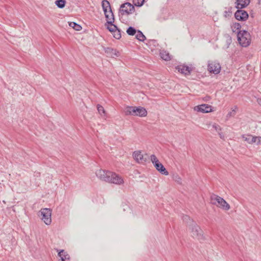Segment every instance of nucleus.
<instances>
[{
    "label": "nucleus",
    "mask_w": 261,
    "mask_h": 261,
    "mask_svg": "<svg viewBox=\"0 0 261 261\" xmlns=\"http://www.w3.org/2000/svg\"><path fill=\"white\" fill-rule=\"evenodd\" d=\"M96 175L100 180L109 183L119 185L123 183V178L113 172L99 169L96 171Z\"/></svg>",
    "instance_id": "nucleus-1"
},
{
    "label": "nucleus",
    "mask_w": 261,
    "mask_h": 261,
    "mask_svg": "<svg viewBox=\"0 0 261 261\" xmlns=\"http://www.w3.org/2000/svg\"><path fill=\"white\" fill-rule=\"evenodd\" d=\"M211 202L221 208L227 211L230 209L229 204L222 197L212 194L210 197Z\"/></svg>",
    "instance_id": "nucleus-2"
},
{
    "label": "nucleus",
    "mask_w": 261,
    "mask_h": 261,
    "mask_svg": "<svg viewBox=\"0 0 261 261\" xmlns=\"http://www.w3.org/2000/svg\"><path fill=\"white\" fill-rule=\"evenodd\" d=\"M102 7L107 19V23H113L114 22V16L112 12L110 4L107 0H103L101 3Z\"/></svg>",
    "instance_id": "nucleus-3"
},
{
    "label": "nucleus",
    "mask_w": 261,
    "mask_h": 261,
    "mask_svg": "<svg viewBox=\"0 0 261 261\" xmlns=\"http://www.w3.org/2000/svg\"><path fill=\"white\" fill-rule=\"evenodd\" d=\"M238 40L242 46L247 47L251 42L250 35L247 31H240L238 33Z\"/></svg>",
    "instance_id": "nucleus-4"
},
{
    "label": "nucleus",
    "mask_w": 261,
    "mask_h": 261,
    "mask_svg": "<svg viewBox=\"0 0 261 261\" xmlns=\"http://www.w3.org/2000/svg\"><path fill=\"white\" fill-rule=\"evenodd\" d=\"M51 211L50 208H42L39 212L38 216L41 220L46 224L50 225L51 222Z\"/></svg>",
    "instance_id": "nucleus-5"
},
{
    "label": "nucleus",
    "mask_w": 261,
    "mask_h": 261,
    "mask_svg": "<svg viewBox=\"0 0 261 261\" xmlns=\"http://www.w3.org/2000/svg\"><path fill=\"white\" fill-rule=\"evenodd\" d=\"M207 70L211 73L218 74L220 72L221 66L216 60H209L207 62Z\"/></svg>",
    "instance_id": "nucleus-6"
},
{
    "label": "nucleus",
    "mask_w": 261,
    "mask_h": 261,
    "mask_svg": "<svg viewBox=\"0 0 261 261\" xmlns=\"http://www.w3.org/2000/svg\"><path fill=\"white\" fill-rule=\"evenodd\" d=\"M191 227V233L192 237L199 241L204 240L203 231L200 227L195 223L192 224Z\"/></svg>",
    "instance_id": "nucleus-7"
},
{
    "label": "nucleus",
    "mask_w": 261,
    "mask_h": 261,
    "mask_svg": "<svg viewBox=\"0 0 261 261\" xmlns=\"http://www.w3.org/2000/svg\"><path fill=\"white\" fill-rule=\"evenodd\" d=\"M135 7L129 3H125L121 5L120 13L121 15H129L135 12Z\"/></svg>",
    "instance_id": "nucleus-8"
},
{
    "label": "nucleus",
    "mask_w": 261,
    "mask_h": 261,
    "mask_svg": "<svg viewBox=\"0 0 261 261\" xmlns=\"http://www.w3.org/2000/svg\"><path fill=\"white\" fill-rule=\"evenodd\" d=\"M242 138L249 144H259L261 142V137L253 136L251 135H243Z\"/></svg>",
    "instance_id": "nucleus-9"
},
{
    "label": "nucleus",
    "mask_w": 261,
    "mask_h": 261,
    "mask_svg": "<svg viewBox=\"0 0 261 261\" xmlns=\"http://www.w3.org/2000/svg\"><path fill=\"white\" fill-rule=\"evenodd\" d=\"M235 18L239 21H245L248 18L247 12L242 9H238L234 14Z\"/></svg>",
    "instance_id": "nucleus-10"
},
{
    "label": "nucleus",
    "mask_w": 261,
    "mask_h": 261,
    "mask_svg": "<svg viewBox=\"0 0 261 261\" xmlns=\"http://www.w3.org/2000/svg\"><path fill=\"white\" fill-rule=\"evenodd\" d=\"M194 110L202 113H208L212 111V106L207 104H202L194 107Z\"/></svg>",
    "instance_id": "nucleus-11"
},
{
    "label": "nucleus",
    "mask_w": 261,
    "mask_h": 261,
    "mask_svg": "<svg viewBox=\"0 0 261 261\" xmlns=\"http://www.w3.org/2000/svg\"><path fill=\"white\" fill-rule=\"evenodd\" d=\"M133 156L136 162L138 163H144L146 161V159L144 157L143 154L141 151H135L133 153Z\"/></svg>",
    "instance_id": "nucleus-12"
},
{
    "label": "nucleus",
    "mask_w": 261,
    "mask_h": 261,
    "mask_svg": "<svg viewBox=\"0 0 261 261\" xmlns=\"http://www.w3.org/2000/svg\"><path fill=\"white\" fill-rule=\"evenodd\" d=\"M104 50L107 54V56L111 58H116L120 56L119 52L116 49L111 47H105Z\"/></svg>",
    "instance_id": "nucleus-13"
},
{
    "label": "nucleus",
    "mask_w": 261,
    "mask_h": 261,
    "mask_svg": "<svg viewBox=\"0 0 261 261\" xmlns=\"http://www.w3.org/2000/svg\"><path fill=\"white\" fill-rule=\"evenodd\" d=\"M134 113L135 116H137L139 117H144L147 115V112L146 109L143 107H134Z\"/></svg>",
    "instance_id": "nucleus-14"
},
{
    "label": "nucleus",
    "mask_w": 261,
    "mask_h": 261,
    "mask_svg": "<svg viewBox=\"0 0 261 261\" xmlns=\"http://www.w3.org/2000/svg\"><path fill=\"white\" fill-rule=\"evenodd\" d=\"M250 2V0H237L236 2V8L238 9L244 8L249 5Z\"/></svg>",
    "instance_id": "nucleus-15"
},
{
    "label": "nucleus",
    "mask_w": 261,
    "mask_h": 261,
    "mask_svg": "<svg viewBox=\"0 0 261 261\" xmlns=\"http://www.w3.org/2000/svg\"><path fill=\"white\" fill-rule=\"evenodd\" d=\"M178 71L184 74H190L191 71V69L189 67L185 65L178 66L177 68Z\"/></svg>",
    "instance_id": "nucleus-16"
},
{
    "label": "nucleus",
    "mask_w": 261,
    "mask_h": 261,
    "mask_svg": "<svg viewBox=\"0 0 261 261\" xmlns=\"http://www.w3.org/2000/svg\"><path fill=\"white\" fill-rule=\"evenodd\" d=\"M58 255L61 257V261H70V256L64 250H61L58 253Z\"/></svg>",
    "instance_id": "nucleus-17"
},
{
    "label": "nucleus",
    "mask_w": 261,
    "mask_h": 261,
    "mask_svg": "<svg viewBox=\"0 0 261 261\" xmlns=\"http://www.w3.org/2000/svg\"><path fill=\"white\" fill-rule=\"evenodd\" d=\"M155 168L159 172L163 175H168L169 174V172L161 163H159V164H158Z\"/></svg>",
    "instance_id": "nucleus-18"
},
{
    "label": "nucleus",
    "mask_w": 261,
    "mask_h": 261,
    "mask_svg": "<svg viewBox=\"0 0 261 261\" xmlns=\"http://www.w3.org/2000/svg\"><path fill=\"white\" fill-rule=\"evenodd\" d=\"M124 113L126 115L135 116L134 107H127L124 110Z\"/></svg>",
    "instance_id": "nucleus-19"
},
{
    "label": "nucleus",
    "mask_w": 261,
    "mask_h": 261,
    "mask_svg": "<svg viewBox=\"0 0 261 261\" xmlns=\"http://www.w3.org/2000/svg\"><path fill=\"white\" fill-rule=\"evenodd\" d=\"M136 38L137 39L142 42H143L146 39L145 36L140 30L137 31L136 33Z\"/></svg>",
    "instance_id": "nucleus-20"
},
{
    "label": "nucleus",
    "mask_w": 261,
    "mask_h": 261,
    "mask_svg": "<svg viewBox=\"0 0 261 261\" xmlns=\"http://www.w3.org/2000/svg\"><path fill=\"white\" fill-rule=\"evenodd\" d=\"M161 57L165 61H168L170 60V56L168 53L166 51H163L160 53Z\"/></svg>",
    "instance_id": "nucleus-21"
},
{
    "label": "nucleus",
    "mask_w": 261,
    "mask_h": 261,
    "mask_svg": "<svg viewBox=\"0 0 261 261\" xmlns=\"http://www.w3.org/2000/svg\"><path fill=\"white\" fill-rule=\"evenodd\" d=\"M69 25L76 31H80L82 30V27L74 22H69Z\"/></svg>",
    "instance_id": "nucleus-22"
},
{
    "label": "nucleus",
    "mask_w": 261,
    "mask_h": 261,
    "mask_svg": "<svg viewBox=\"0 0 261 261\" xmlns=\"http://www.w3.org/2000/svg\"><path fill=\"white\" fill-rule=\"evenodd\" d=\"M97 109L98 112V113L101 116H105L106 115V111L102 106L101 105L98 104L97 105Z\"/></svg>",
    "instance_id": "nucleus-23"
},
{
    "label": "nucleus",
    "mask_w": 261,
    "mask_h": 261,
    "mask_svg": "<svg viewBox=\"0 0 261 261\" xmlns=\"http://www.w3.org/2000/svg\"><path fill=\"white\" fill-rule=\"evenodd\" d=\"M137 31L132 27H129L126 30V33L128 35L130 36H134L137 33Z\"/></svg>",
    "instance_id": "nucleus-24"
},
{
    "label": "nucleus",
    "mask_w": 261,
    "mask_h": 261,
    "mask_svg": "<svg viewBox=\"0 0 261 261\" xmlns=\"http://www.w3.org/2000/svg\"><path fill=\"white\" fill-rule=\"evenodd\" d=\"M107 29L109 31L113 33L116 30H117V27L113 24V23H107Z\"/></svg>",
    "instance_id": "nucleus-25"
},
{
    "label": "nucleus",
    "mask_w": 261,
    "mask_h": 261,
    "mask_svg": "<svg viewBox=\"0 0 261 261\" xmlns=\"http://www.w3.org/2000/svg\"><path fill=\"white\" fill-rule=\"evenodd\" d=\"M66 1L65 0H57L55 4L59 8H63L65 7Z\"/></svg>",
    "instance_id": "nucleus-26"
},
{
    "label": "nucleus",
    "mask_w": 261,
    "mask_h": 261,
    "mask_svg": "<svg viewBox=\"0 0 261 261\" xmlns=\"http://www.w3.org/2000/svg\"><path fill=\"white\" fill-rule=\"evenodd\" d=\"M113 36L117 39H119L121 38V35L120 33V31L118 29H117L115 31L113 32Z\"/></svg>",
    "instance_id": "nucleus-27"
},
{
    "label": "nucleus",
    "mask_w": 261,
    "mask_h": 261,
    "mask_svg": "<svg viewBox=\"0 0 261 261\" xmlns=\"http://www.w3.org/2000/svg\"><path fill=\"white\" fill-rule=\"evenodd\" d=\"M144 2V0H133V4L137 7L142 6Z\"/></svg>",
    "instance_id": "nucleus-28"
},
{
    "label": "nucleus",
    "mask_w": 261,
    "mask_h": 261,
    "mask_svg": "<svg viewBox=\"0 0 261 261\" xmlns=\"http://www.w3.org/2000/svg\"><path fill=\"white\" fill-rule=\"evenodd\" d=\"M182 220L186 222V223H191L192 222V224L194 223L193 222V221L191 220L190 218L189 217V216H188V215H184L182 216Z\"/></svg>",
    "instance_id": "nucleus-29"
},
{
    "label": "nucleus",
    "mask_w": 261,
    "mask_h": 261,
    "mask_svg": "<svg viewBox=\"0 0 261 261\" xmlns=\"http://www.w3.org/2000/svg\"><path fill=\"white\" fill-rule=\"evenodd\" d=\"M212 127L213 128L215 129V130L216 131H217L218 133L221 130L222 128L221 127H220V125H219L218 124H216V123H214L213 125H212Z\"/></svg>",
    "instance_id": "nucleus-30"
},
{
    "label": "nucleus",
    "mask_w": 261,
    "mask_h": 261,
    "mask_svg": "<svg viewBox=\"0 0 261 261\" xmlns=\"http://www.w3.org/2000/svg\"><path fill=\"white\" fill-rule=\"evenodd\" d=\"M231 8H229L228 9V10H225L224 12V16L225 17H229L230 16V14L231 13Z\"/></svg>",
    "instance_id": "nucleus-31"
},
{
    "label": "nucleus",
    "mask_w": 261,
    "mask_h": 261,
    "mask_svg": "<svg viewBox=\"0 0 261 261\" xmlns=\"http://www.w3.org/2000/svg\"><path fill=\"white\" fill-rule=\"evenodd\" d=\"M237 109V107L236 106L234 109H232L231 111L228 113L227 117H230L231 116H233L236 114V109Z\"/></svg>",
    "instance_id": "nucleus-32"
},
{
    "label": "nucleus",
    "mask_w": 261,
    "mask_h": 261,
    "mask_svg": "<svg viewBox=\"0 0 261 261\" xmlns=\"http://www.w3.org/2000/svg\"><path fill=\"white\" fill-rule=\"evenodd\" d=\"M150 160L152 163H154V162H156V161H158L159 160L157 159L156 156L154 154H152L150 156Z\"/></svg>",
    "instance_id": "nucleus-33"
},
{
    "label": "nucleus",
    "mask_w": 261,
    "mask_h": 261,
    "mask_svg": "<svg viewBox=\"0 0 261 261\" xmlns=\"http://www.w3.org/2000/svg\"><path fill=\"white\" fill-rule=\"evenodd\" d=\"M233 27L237 30H239L241 28V25L239 23H234L233 24Z\"/></svg>",
    "instance_id": "nucleus-34"
},
{
    "label": "nucleus",
    "mask_w": 261,
    "mask_h": 261,
    "mask_svg": "<svg viewBox=\"0 0 261 261\" xmlns=\"http://www.w3.org/2000/svg\"><path fill=\"white\" fill-rule=\"evenodd\" d=\"M218 134L220 136V138L223 140L224 139V135L221 132V131L218 132Z\"/></svg>",
    "instance_id": "nucleus-35"
},
{
    "label": "nucleus",
    "mask_w": 261,
    "mask_h": 261,
    "mask_svg": "<svg viewBox=\"0 0 261 261\" xmlns=\"http://www.w3.org/2000/svg\"><path fill=\"white\" fill-rule=\"evenodd\" d=\"M159 163H160V162H159V161H156V162H154V163H152V164H153L154 166L155 167L158 164H159Z\"/></svg>",
    "instance_id": "nucleus-36"
},
{
    "label": "nucleus",
    "mask_w": 261,
    "mask_h": 261,
    "mask_svg": "<svg viewBox=\"0 0 261 261\" xmlns=\"http://www.w3.org/2000/svg\"><path fill=\"white\" fill-rule=\"evenodd\" d=\"M178 179H179L180 181L181 180V179L180 177H178Z\"/></svg>",
    "instance_id": "nucleus-37"
}]
</instances>
